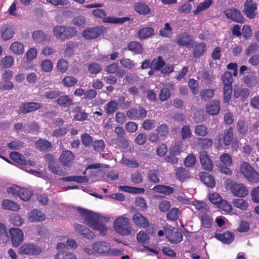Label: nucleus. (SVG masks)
Listing matches in <instances>:
<instances>
[{"label":"nucleus","instance_id":"60","mask_svg":"<svg viewBox=\"0 0 259 259\" xmlns=\"http://www.w3.org/2000/svg\"><path fill=\"white\" fill-rule=\"evenodd\" d=\"M80 138L82 144L85 147H90L92 143L93 142V138L88 133H84L82 134Z\"/></svg>","mask_w":259,"mask_h":259},{"label":"nucleus","instance_id":"39","mask_svg":"<svg viewBox=\"0 0 259 259\" xmlns=\"http://www.w3.org/2000/svg\"><path fill=\"white\" fill-rule=\"evenodd\" d=\"M233 138V129L230 127L224 131V135L223 137V143L226 146L231 145Z\"/></svg>","mask_w":259,"mask_h":259},{"label":"nucleus","instance_id":"54","mask_svg":"<svg viewBox=\"0 0 259 259\" xmlns=\"http://www.w3.org/2000/svg\"><path fill=\"white\" fill-rule=\"evenodd\" d=\"M65 30L64 26H55L53 28L54 34L58 39L64 40Z\"/></svg>","mask_w":259,"mask_h":259},{"label":"nucleus","instance_id":"33","mask_svg":"<svg viewBox=\"0 0 259 259\" xmlns=\"http://www.w3.org/2000/svg\"><path fill=\"white\" fill-rule=\"evenodd\" d=\"M2 206L4 209L17 211L20 209V205L17 203L9 199L4 200L2 203Z\"/></svg>","mask_w":259,"mask_h":259},{"label":"nucleus","instance_id":"37","mask_svg":"<svg viewBox=\"0 0 259 259\" xmlns=\"http://www.w3.org/2000/svg\"><path fill=\"white\" fill-rule=\"evenodd\" d=\"M206 49L205 43L201 42L196 45L193 51V55L195 58L201 57L205 53Z\"/></svg>","mask_w":259,"mask_h":259},{"label":"nucleus","instance_id":"45","mask_svg":"<svg viewBox=\"0 0 259 259\" xmlns=\"http://www.w3.org/2000/svg\"><path fill=\"white\" fill-rule=\"evenodd\" d=\"M10 157L12 160L21 165H25V164L26 163L25 160L24 159L23 155L18 152L13 151L11 152Z\"/></svg>","mask_w":259,"mask_h":259},{"label":"nucleus","instance_id":"32","mask_svg":"<svg viewBox=\"0 0 259 259\" xmlns=\"http://www.w3.org/2000/svg\"><path fill=\"white\" fill-rule=\"evenodd\" d=\"M35 147L36 149L42 151L51 149L52 146L51 143L48 140L39 139L35 142Z\"/></svg>","mask_w":259,"mask_h":259},{"label":"nucleus","instance_id":"48","mask_svg":"<svg viewBox=\"0 0 259 259\" xmlns=\"http://www.w3.org/2000/svg\"><path fill=\"white\" fill-rule=\"evenodd\" d=\"M172 34V28L168 23L164 24V27L162 28L159 30V35L163 37L169 38Z\"/></svg>","mask_w":259,"mask_h":259},{"label":"nucleus","instance_id":"40","mask_svg":"<svg viewBox=\"0 0 259 259\" xmlns=\"http://www.w3.org/2000/svg\"><path fill=\"white\" fill-rule=\"evenodd\" d=\"M134 8L135 10L141 15H147L150 11V9L149 6L142 3L135 4Z\"/></svg>","mask_w":259,"mask_h":259},{"label":"nucleus","instance_id":"30","mask_svg":"<svg viewBox=\"0 0 259 259\" xmlns=\"http://www.w3.org/2000/svg\"><path fill=\"white\" fill-rule=\"evenodd\" d=\"M165 62L161 56L152 60L150 63V68L159 71L161 70L165 66Z\"/></svg>","mask_w":259,"mask_h":259},{"label":"nucleus","instance_id":"25","mask_svg":"<svg viewBox=\"0 0 259 259\" xmlns=\"http://www.w3.org/2000/svg\"><path fill=\"white\" fill-rule=\"evenodd\" d=\"M168 240L172 243H179L182 241L183 235L181 232L169 230L165 233Z\"/></svg>","mask_w":259,"mask_h":259},{"label":"nucleus","instance_id":"50","mask_svg":"<svg viewBox=\"0 0 259 259\" xmlns=\"http://www.w3.org/2000/svg\"><path fill=\"white\" fill-rule=\"evenodd\" d=\"M181 214V211L178 208L173 207L166 214L167 220L175 221L177 220Z\"/></svg>","mask_w":259,"mask_h":259},{"label":"nucleus","instance_id":"36","mask_svg":"<svg viewBox=\"0 0 259 259\" xmlns=\"http://www.w3.org/2000/svg\"><path fill=\"white\" fill-rule=\"evenodd\" d=\"M148 179L149 182L156 184L160 182V174L158 169H150L148 172Z\"/></svg>","mask_w":259,"mask_h":259},{"label":"nucleus","instance_id":"26","mask_svg":"<svg viewBox=\"0 0 259 259\" xmlns=\"http://www.w3.org/2000/svg\"><path fill=\"white\" fill-rule=\"evenodd\" d=\"M46 218V215L37 209L31 210L29 214V220L31 222L43 221Z\"/></svg>","mask_w":259,"mask_h":259},{"label":"nucleus","instance_id":"29","mask_svg":"<svg viewBox=\"0 0 259 259\" xmlns=\"http://www.w3.org/2000/svg\"><path fill=\"white\" fill-rule=\"evenodd\" d=\"M199 214L202 226L205 228H210L212 226V219L209 214L204 211H200Z\"/></svg>","mask_w":259,"mask_h":259},{"label":"nucleus","instance_id":"46","mask_svg":"<svg viewBox=\"0 0 259 259\" xmlns=\"http://www.w3.org/2000/svg\"><path fill=\"white\" fill-rule=\"evenodd\" d=\"M32 37L33 40L38 42H42L49 39L47 35L41 30H37L33 32Z\"/></svg>","mask_w":259,"mask_h":259},{"label":"nucleus","instance_id":"51","mask_svg":"<svg viewBox=\"0 0 259 259\" xmlns=\"http://www.w3.org/2000/svg\"><path fill=\"white\" fill-rule=\"evenodd\" d=\"M176 175L180 181H183L189 178V171L183 167H178L176 169Z\"/></svg>","mask_w":259,"mask_h":259},{"label":"nucleus","instance_id":"9","mask_svg":"<svg viewBox=\"0 0 259 259\" xmlns=\"http://www.w3.org/2000/svg\"><path fill=\"white\" fill-rule=\"evenodd\" d=\"M175 41L178 46L187 48L193 47L195 43L193 36L188 32L179 34L176 37Z\"/></svg>","mask_w":259,"mask_h":259},{"label":"nucleus","instance_id":"22","mask_svg":"<svg viewBox=\"0 0 259 259\" xmlns=\"http://www.w3.org/2000/svg\"><path fill=\"white\" fill-rule=\"evenodd\" d=\"M1 33L3 40H9L13 37L14 33L13 26L10 24L3 25L1 29Z\"/></svg>","mask_w":259,"mask_h":259},{"label":"nucleus","instance_id":"63","mask_svg":"<svg viewBox=\"0 0 259 259\" xmlns=\"http://www.w3.org/2000/svg\"><path fill=\"white\" fill-rule=\"evenodd\" d=\"M193 205L196 209L200 210V211H204L206 212L209 209L207 204L203 201L196 200L193 202Z\"/></svg>","mask_w":259,"mask_h":259},{"label":"nucleus","instance_id":"49","mask_svg":"<svg viewBox=\"0 0 259 259\" xmlns=\"http://www.w3.org/2000/svg\"><path fill=\"white\" fill-rule=\"evenodd\" d=\"M33 194L32 191L27 188H21L19 191V198L24 201H28L31 198Z\"/></svg>","mask_w":259,"mask_h":259},{"label":"nucleus","instance_id":"13","mask_svg":"<svg viewBox=\"0 0 259 259\" xmlns=\"http://www.w3.org/2000/svg\"><path fill=\"white\" fill-rule=\"evenodd\" d=\"M105 30L103 27L99 26L83 30L82 35L87 39H94L103 34Z\"/></svg>","mask_w":259,"mask_h":259},{"label":"nucleus","instance_id":"21","mask_svg":"<svg viewBox=\"0 0 259 259\" xmlns=\"http://www.w3.org/2000/svg\"><path fill=\"white\" fill-rule=\"evenodd\" d=\"M220 110V102L219 100H212L206 106V111L211 115H217Z\"/></svg>","mask_w":259,"mask_h":259},{"label":"nucleus","instance_id":"10","mask_svg":"<svg viewBox=\"0 0 259 259\" xmlns=\"http://www.w3.org/2000/svg\"><path fill=\"white\" fill-rule=\"evenodd\" d=\"M9 232L13 246L18 247L24 241L23 231L18 228H12L10 229Z\"/></svg>","mask_w":259,"mask_h":259},{"label":"nucleus","instance_id":"2","mask_svg":"<svg viewBox=\"0 0 259 259\" xmlns=\"http://www.w3.org/2000/svg\"><path fill=\"white\" fill-rule=\"evenodd\" d=\"M113 227L115 231L122 236H128L132 232V227L130 220L124 215L116 218L114 221Z\"/></svg>","mask_w":259,"mask_h":259},{"label":"nucleus","instance_id":"64","mask_svg":"<svg viewBox=\"0 0 259 259\" xmlns=\"http://www.w3.org/2000/svg\"><path fill=\"white\" fill-rule=\"evenodd\" d=\"M196 161L195 156L192 154H189L185 158L184 163L186 167H192L194 165Z\"/></svg>","mask_w":259,"mask_h":259},{"label":"nucleus","instance_id":"62","mask_svg":"<svg viewBox=\"0 0 259 259\" xmlns=\"http://www.w3.org/2000/svg\"><path fill=\"white\" fill-rule=\"evenodd\" d=\"M62 81L65 87H70L76 84L77 82V80L73 76H67L63 78Z\"/></svg>","mask_w":259,"mask_h":259},{"label":"nucleus","instance_id":"34","mask_svg":"<svg viewBox=\"0 0 259 259\" xmlns=\"http://www.w3.org/2000/svg\"><path fill=\"white\" fill-rule=\"evenodd\" d=\"M128 50L134 54H140L143 51L142 45L137 41H131L127 44Z\"/></svg>","mask_w":259,"mask_h":259},{"label":"nucleus","instance_id":"19","mask_svg":"<svg viewBox=\"0 0 259 259\" xmlns=\"http://www.w3.org/2000/svg\"><path fill=\"white\" fill-rule=\"evenodd\" d=\"M92 246L94 250L100 254L107 253L111 249L110 243L105 241L95 242Z\"/></svg>","mask_w":259,"mask_h":259},{"label":"nucleus","instance_id":"7","mask_svg":"<svg viewBox=\"0 0 259 259\" xmlns=\"http://www.w3.org/2000/svg\"><path fill=\"white\" fill-rule=\"evenodd\" d=\"M45 158L48 163V168L53 174L59 176H64L66 174L65 171L59 165L58 162L55 160L52 154H47Z\"/></svg>","mask_w":259,"mask_h":259},{"label":"nucleus","instance_id":"43","mask_svg":"<svg viewBox=\"0 0 259 259\" xmlns=\"http://www.w3.org/2000/svg\"><path fill=\"white\" fill-rule=\"evenodd\" d=\"M212 4V0H204L197 5L196 10L193 12L194 14L197 15L199 12L208 9Z\"/></svg>","mask_w":259,"mask_h":259},{"label":"nucleus","instance_id":"3","mask_svg":"<svg viewBox=\"0 0 259 259\" xmlns=\"http://www.w3.org/2000/svg\"><path fill=\"white\" fill-rule=\"evenodd\" d=\"M223 87V101L229 103L232 94V83L233 79L232 74L229 71L225 72L222 75Z\"/></svg>","mask_w":259,"mask_h":259},{"label":"nucleus","instance_id":"61","mask_svg":"<svg viewBox=\"0 0 259 259\" xmlns=\"http://www.w3.org/2000/svg\"><path fill=\"white\" fill-rule=\"evenodd\" d=\"M218 207L223 211L225 212H230L232 210V205L226 200L222 199L219 203Z\"/></svg>","mask_w":259,"mask_h":259},{"label":"nucleus","instance_id":"14","mask_svg":"<svg viewBox=\"0 0 259 259\" xmlns=\"http://www.w3.org/2000/svg\"><path fill=\"white\" fill-rule=\"evenodd\" d=\"M126 114L130 119H140L147 116V111L143 107H140L138 109L131 108L126 111Z\"/></svg>","mask_w":259,"mask_h":259},{"label":"nucleus","instance_id":"57","mask_svg":"<svg viewBox=\"0 0 259 259\" xmlns=\"http://www.w3.org/2000/svg\"><path fill=\"white\" fill-rule=\"evenodd\" d=\"M118 109V103L115 101H111L107 104L106 112L107 114H113Z\"/></svg>","mask_w":259,"mask_h":259},{"label":"nucleus","instance_id":"56","mask_svg":"<svg viewBox=\"0 0 259 259\" xmlns=\"http://www.w3.org/2000/svg\"><path fill=\"white\" fill-rule=\"evenodd\" d=\"M64 40L70 39L77 34V31L75 28L65 26Z\"/></svg>","mask_w":259,"mask_h":259},{"label":"nucleus","instance_id":"55","mask_svg":"<svg viewBox=\"0 0 259 259\" xmlns=\"http://www.w3.org/2000/svg\"><path fill=\"white\" fill-rule=\"evenodd\" d=\"M214 90L213 89H204L200 92V96L204 101H208L214 95Z\"/></svg>","mask_w":259,"mask_h":259},{"label":"nucleus","instance_id":"47","mask_svg":"<svg viewBox=\"0 0 259 259\" xmlns=\"http://www.w3.org/2000/svg\"><path fill=\"white\" fill-rule=\"evenodd\" d=\"M10 50L14 53L18 55L22 54L24 51L23 44L18 41L14 42L11 45Z\"/></svg>","mask_w":259,"mask_h":259},{"label":"nucleus","instance_id":"4","mask_svg":"<svg viewBox=\"0 0 259 259\" xmlns=\"http://www.w3.org/2000/svg\"><path fill=\"white\" fill-rule=\"evenodd\" d=\"M240 169L244 177L249 182H259V173L247 162H243L241 164Z\"/></svg>","mask_w":259,"mask_h":259},{"label":"nucleus","instance_id":"31","mask_svg":"<svg viewBox=\"0 0 259 259\" xmlns=\"http://www.w3.org/2000/svg\"><path fill=\"white\" fill-rule=\"evenodd\" d=\"M236 129L239 135L242 136L246 135L248 131L247 122L243 119L238 120L236 124Z\"/></svg>","mask_w":259,"mask_h":259},{"label":"nucleus","instance_id":"8","mask_svg":"<svg viewBox=\"0 0 259 259\" xmlns=\"http://www.w3.org/2000/svg\"><path fill=\"white\" fill-rule=\"evenodd\" d=\"M257 5L253 0H246L244 4L242 12L248 18L252 19L257 14Z\"/></svg>","mask_w":259,"mask_h":259},{"label":"nucleus","instance_id":"53","mask_svg":"<svg viewBox=\"0 0 259 259\" xmlns=\"http://www.w3.org/2000/svg\"><path fill=\"white\" fill-rule=\"evenodd\" d=\"M234 206L242 210H247L248 203L247 201L242 199H235L233 201Z\"/></svg>","mask_w":259,"mask_h":259},{"label":"nucleus","instance_id":"28","mask_svg":"<svg viewBox=\"0 0 259 259\" xmlns=\"http://www.w3.org/2000/svg\"><path fill=\"white\" fill-rule=\"evenodd\" d=\"M153 190L165 195H169L174 193V188L167 185H156L153 188Z\"/></svg>","mask_w":259,"mask_h":259},{"label":"nucleus","instance_id":"5","mask_svg":"<svg viewBox=\"0 0 259 259\" xmlns=\"http://www.w3.org/2000/svg\"><path fill=\"white\" fill-rule=\"evenodd\" d=\"M93 14L95 17L102 19L103 22L112 24H122L130 20V18L127 17L123 18L106 17L105 11L101 9L93 10Z\"/></svg>","mask_w":259,"mask_h":259},{"label":"nucleus","instance_id":"6","mask_svg":"<svg viewBox=\"0 0 259 259\" xmlns=\"http://www.w3.org/2000/svg\"><path fill=\"white\" fill-rule=\"evenodd\" d=\"M42 252L41 247L31 243H25L21 246L18 251L19 254L24 255H37Z\"/></svg>","mask_w":259,"mask_h":259},{"label":"nucleus","instance_id":"58","mask_svg":"<svg viewBox=\"0 0 259 259\" xmlns=\"http://www.w3.org/2000/svg\"><path fill=\"white\" fill-rule=\"evenodd\" d=\"M195 134L200 137H205L208 133L207 128L203 125H197L195 127Z\"/></svg>","mask_w":259,"mask_h":259},{"label":"nucleus","instance_id":"24","mask_svg":"<svg viewBox=\"0 0 259 259\" xmlns=\"http://www.w3.org/2000/svg\"><path fill=\"white\" fill-rule=\"evenodd\" d=\"M75 230L78 234L85 238L91 239L95 237V234L93 232L81 225H76Z\"/></svg>","mask_w":259,"mask_h":259},{"label":"nucleus","instance_id":"1","mask_svg":"<svg viewBox=\"0 0 259 259\" xmlns=\"http://www.w3.org/2000/svg\"><path fill=\"white\" fill-rule=\"evenodd\" d=\"M79 213L85 216L84 222L95 231H99L100 235L105 236L107 234V228L103 222L106 220V218L100 216L98 213H93L87 209L78 208Z\"/></svg>","mask_w":259,"mask_h":259},{"label":"nucleus","instance_id":"18","mask_svg":"<svg viewBox=\"0 0 259 259\" xmlns=\"http://www.w3.org/2000/svg\"><path fill=\"white\" fill-rule=\"evenodd\" d=\"M214 237L222 243L230 244L234 239V235L232 232L226 231L223 233H215Z\"/></svg>","mask_w":259,"mask_h":259},{"label":"nucleus","instance_id":"15","mask_svg":"<svg viewBox=\"0 0 259 259\" xmlns=\"http://www.w3.org/2000/svg\"><path fill=\"white\" fill-rule=\"evenodd\" d=\"M59 159L63 166L69 167L75 159V155L71 151L65 150L61 153Z\"/></svg>","mask_w":259,"mask_h":259},{"label":"nucleus","instance_id":"59","mask_svg":"<svg viewBox=\"0 0 259 259\" xmlns=\"http://www.w3.org/2000/svg\"><path fill=\"white\" fill-rule=\"evenodd\" d=\"M88 69L90 73L98 74L101 71L102 66L99 64L94 62L88 65Z\"/></svg>","mask_w":259,"mask_h":259},{"label":"nucleus","instance_id":"44","mask_svg":"<svg viewBox=\"0 0 259 259\" xmlns=\"http://www.w3.org/2000/svg\"><path fill=\"white\" fill-rule=\"evenodd\" d=\"M55 259H77L73 253L68 251H60L55 255Z\"/></svg>","mask_w":259,"mask_h":259},{"label":"nucleus","instance_id":"11","mask_svg":"<svg viewBox=\"0 0 259 259\" xmlns=\"http://www.w3.org/2000/svg\"><path fill=\"white\" fill-rule=\"evenodd\" d=\"M230 189L232 194L237 197L243 198L248 194L247 187L242 183L234 182L231 184Z\"/></svg>","mask_w":259,"mask_h":259},{"label":"nucleus","instance_id":"16","mask_svg":"<svg viewBox=\"0 0 259 259\" xmlns=\"http://www.w3.org/2000/svg\"><path fill=\"white\" fill-rule=\"evenodd\" d=\"M199 158L202 166L204 169L208 171L212 170L213 162L206 151H203L200 153Z\"/></svg>","mask_w":259,"mask_h":259},{"label":"nucleus","instance_id":"35","mask_svg":"<svg viewBox=\"0 0 259 259\" xmlns=\"http://www.w3.org/2000/svg\"><path fill=\"white\" fill-rule=\"evenodd\" d=\"M249 95V91L246 88H236L234 89L233 96L235 99L240 98L242 100L247 98Z\"/></svg>","mask_w":259,"mask_h":259},{"label":"nucleus","instance_id":"52","mask_svg":"<svg viewBox=\"0 0 259 259\" xmlns=\"http://www.w3.org/2000/svg\"><path fill=\"white\" fill-rule=\"evenodd\" d=\"M212 140L209 138H199L197 141L198 145L202 149H208L212 145Z\"/></svg>","mask_w":259,"mask_h":259},{"label":"nucleus","instance_id":"42","mask_svg":"<svg viewBox=\"0 0 259 259\" xmlns=\"http://www.w3.org/2000/svg\"><path fill=\"white\" fill-rule=\"evenodd\" d=\"M9 240L6 227L4 224L0 222V243H6Z\"/></svg>","mask_w":259,"mask_h":259},{"label":"nucleus","instance_id":"41","mask_svg":"<svg viewBox=\"0 0 259 259\" xmlns=\"http://www.w3.org/2000/svg\"><path fill=\"white\" fill-rule=\"evenodd\" d=\"M244 83L248 87H255L258 82L257 77L253 75H247L243 78Z\"/></svg>","mask_w":259,"mask_h":259},{"label":"nucleus","instance_id":"23","mask_svg":"<svg viewBox=\"0 0 259 259\" xmlns=\"http://www.w3.org/2000/svg\"><path fill=\"white\" fill-rule=\"evenodd\" d=\"M199 176L201 181L206 186L211 188L215 186V180L212 176L206 172H200Z\"/></svg>","mask_w":259,"mask_h":259},{"label":"nucleus","instance_id":"20","mask_svg":"<svg viewBox=\"0 0 259 259\" xmlns=\"http://www.w3.org/2000/svg\"><path fill=\"white\" fill-rule=\"evenodd\" d=\"M132 220L134 223L139 227L145 228L149 226V220L139 212L133 215Z\"/></svg>","mask_w":259,"mask_h":259},{"label":"nucleus","instance_id":"17","mask_svg":"<svg viewBox=\"0 0 259 259\" xmlns=\"http://www.w3.org/2000/svg\"><path fill=\"white\" fill-rule=\"evenodd\" d=\"M41 106V105L37 102H31L23 103L20 107V112L23 114H27L40 109Z\"/></svg>","mask_w":259,"mask_h":259},{"label":"nucleus","instance_id":"27","mask_svg":"<svg viewBox=\"0 0 259 259\" xmlns=\"http://www.w3.org/2000/svg\"><path fill=\"white\" fill-rule=\"evenodd\" d=\"M138 37L140 39H145L154 35V29L151 27H145L137 32Z\"/></svg>","mask_w":259,"mask_h":259},{"label":"nucleus","instance_id":"12","mask_svg":"<svg viewBox=\"0 0 259 259\" xmlns=\"http://www.w3.org/2000/svg\"><path fill=\"white\" fill-rule=\"evenodd\" d=\"M226 17L235 22L243 23L245 19L242 15L241 12L237 9H228L224 12Z\"/></svg>","mask_w":259,"mask_h":259},{"label":"nucleus","instance_id":"38","mask_svg":"<svg viewBox=\"0 0 259 259\" xmlns=\"http://www.w3.org/2000/svg\"><path fill=\"white\" fill-rule=\"evenodd\" d=\"M56 102L59 106L64 107H68L73 105L72 100L67 95L59 96Z\"/></svg>","mask_w":259,"mask_h":259}]
</instances>
